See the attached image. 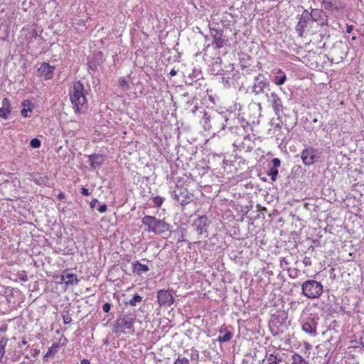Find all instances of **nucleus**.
I'll use <instances>...</instances> for the list:
<instances>
[{"instance_id":"1","label":"nucleus","mask_w":364,"mask_h":364,"mask_svg":"<svg viewBox=\"0 0 364 364\" xmlns=\"http://www.w3.org/2000/svg\"><path fill=\"white\" fill-rule=\"evenodd\" d=\"M232 112H218L216 111L205 112L201 119V123L205 130L216 131L220 132L228 127L230 131L233 132L232 125Z\"/></svg>"},{"instance_id":"2","label":"nucleus","mask_w":364,"mask_h":364,"mask_svg":"<svg viewBox=\"0 0 364 364\" xmlns=\"http://www.w3.org/2000/svg\"><path fill=\"white\" fill-rule=\"evenodd\" d=\"M69 95L75 112H84L87 107V101L83 85L80 81L75 82Z\"/></svg>"},{"instance_id":"3","label":"nucleus","mask_w":364,"mask_h":364,"mask_svg":"<svg viewBox=\"0 0 364 364\" xmlns=\"http://www.w3.org/2000/svg\"><path fill=\"white\" fill-rule=\"evenodd\" d=\"M144 230L156 235H161L170 229V225L164 220L156 218L155 216L146 215L141 218Z\"/></svg>"},{"instance_id":"4","label":"nucleus","mask_w":364,"mask_h":364,"mask_svg":"<svg viewBox=\"0 0 364 364\" xmlns=\"http://www.w3.org/2000/svg\"><path fill=\"white\" fill-rule=\"evenodd\" d=\"M323 292V284L315 279H308L301 284V294L308 299H318L322 295Z\"/></svg>"},{"instance_id":"5","label":"nucleus","mask_w":364,"mask_h":364,"mask_svg":"<svg viewBox=\"0 0 364 364\" xmlns=\"http://www.w3.org/2000/svg\"><path fill=\"white\" fill-rule=\"evenodd\" d=\"M210 35L205 36V55H207L208 49H220L223 48L227 42V39L221 30L210 28Z\"/></svg>"},{"instance_id":"6","label":"nucleus","mask_w":364,"mask_h":364,"mask_svg":"<svg viewBox=\"0 0 364 364\" xmlns=\"http://www.w3.org/2000/svg\"><path fill=\"white\" fill-rule=\"evenodd\" d=\"M136 316L134 314H129L117 318L114 325V331L119 333H124L126 330H132Z\"/></svg>"},{"instance_id":"7","label":"nucleus","mask_w":364,"mask_h":364,"mask_svg":"<svg viewBox=\"0 0 364 364\" xmlns=\"http://www.w3.org/2000/svg\"><path fill=\"white\" fill-rule=\"evenodd\" d=\"M319 318L316 314H310L307 316L303 315L301 318V329L306 333L311 336L317 335V326Z\"/></svg>"},{"instance_id":"8","label":"nucleus","mask_w":364,"mask_h":364,"mask_svg":"<svg viewBox=\"0 0 364 364\" xmlns=\"http://www.w3.org/2000/svg\"><path fill=\"white\" fill-rule=\"evenodd\" d=\"M270 83L269 80L262 73L258 74L253 79L252 85V93L255 95L261 94H268L267 90H269Z\"/></svg>"},{"instance_id":"9","label":"nucleus","mask_w":364,"mask_h":364,"mask_svg":"<svg viewBox=\"0 0 364 364\" xmlns=\"http://www.w3.org/2000/svg\"><path fill=\"white\" fill-rule=\"evenodd\" d=\"M321 152L318 149L311 146L303 149L301 153V159L305 166H311L320 159Z\"/></svg>"},{"instance_id":"10","label":"nucleus","mask_w":364,"mask_h":364,"mask_svg":"<svg viewBox=\"0 0 364 364\" xmlns=\"http://www.w3.org/2000/svg\"><path fill=\"white\" fill-rule=\"evenodd\" d=\"M171 196L182 206L190 203L193 200V196L188 193L186 188L176 186L172 191Z\"/></svg>"},{"instance_id":"11","label":"nucleus","mask_w":364,"mask_h":364,"mask_svg":"<svg viewBox=\"0 0 364 364\" xmlns=\"http://www.w3.org/2000/svg\"><path fill=\"white\" fill-rule=\"evenodd\" d=\"M210 225V220L206 215H202L194 220L192 226L200 236L208 237V228Z\"/></svg>"},{"instance_id":"12","label":"nucleus","mask_w":364,"mask_h":364,"mask_svg":"<svg viewBox=\"0 0 364 364\" xmlns=\"http://www.w3.org/2000/svg\"><path fill=\"white\" fill-rule=\"evenodd\" d=\"M268 102L271 104L275 114L279 120L284 113V107L281 98L275 92L266 94Z\"/></svg>"},{"instance_id":"13","label":"nucleus","mask_w":364,"mask_h":364,"mask_svg":"<svg viewBox=\"0 0 364 364\" xmlns=\"http://www.w3.org/2000/svg\"><path fill=\"white\" fill-rule=\"evenodd\" d=\"M157 300L160 306L169 307L173 302L174 299L169 290L160 289L157 291Z\"/></svg>"},{"instance_id":"14","label":"nucleus","mask_w":364,"mask_h":364,"mask_svg":"<svg viewBox=\"0 0 364 364\" xmlns=\"http://www.w3.org/2000/svg\"><path fill=\"white\" fill-rule=\"evenodd\" d=\"M55 69V66L44 62L38 68V75L44 80H51L53 77Z\"/></svg>"},{"instance_id":"15","label":"nucleus","mask_w":364,"mask_h":364,"mask_svg":"<svg viewBox=\"0 0 364 364\" xmlns=\"http://www.w3.org/2000/svg\"><path fill=\"white\" fill-rule=\"evenodd\" d=\"M235 114H233L232 117V125L233 129L236 127L237 129H242L245 132H248L251 130V125L247 122L243 117L238 116L235 117Z\"/></svg>"},{"instance_id":"16","label":"nucleus","mask_w":364,"mask_h":364,"mask_svg":"<svg viewBox=\"0 0 364 364\" xmlns=\"http://www.w3.org/2000/svg\"><path fill=\"white\" fill-rule=\"evenodd\" d=\"M310 20V15L307 10H304L303 14L301 15L299 21L296 26V30L299 36L303 34L304 28L307 26L308 22Z\"/></svg>"},{"instance_id":"17","label":"nucleus","mask_w":364,"mask_h":364,"mask_svg":"<svg viewBox=\"0 0 364 364\" xmlns=\"http://www.w3.org/2000/svg\"><path fill=\"white\" fill-rule=\"evenodd\" d=\"M90 165L92 169H98L105 161L102 154H93L88 156Z\"/></svg>"},{"instance_id":"18","label":"nucleus","mask_w":364,"mask_h":364,"mask_svg":"<svg viewBox=\"0 0 364 364\" xmlns=\"http://www.w3.org/2000/svg\"><path fill=\"white\" fill-rule=\"evenodd\" d=\"M310 18L313 21L318 22L320 24L323 25L327 21L326 16L324 12L318 9H314L311 10V12L309 13Z\"/></svg>"},{"instance_id":"19","label":"nucleus","mask_w":364,"mask_h":364,"mask_svg":"<svg viewBox=\"0 0 364 364\" xmlns=\"http://www.w3.org/2000/svg\"><path fill=\"white\" fill-rule=\"evenodd\" d=\"M30 176L32 181L38 186H50V178L48 176L39 173H33Z\"/></svg>"},{"instance_id":"20","label":"nucleus","mask_w":364,"mask_h":364,"mask_svg":"<svg viewBox=\"0 0 364 364\" xmlns=\"http://www.w3.org/2000/svg\"><path fill=\"white\" fill-rule=\"evenodd\" d=\"M272 167H271L267 172L268 176L270 177L272 181H275L279 173L278 168L281 166V161L278 158H274L272 160Z\"/></svg>"},{"instance_id":"21","label":"nucleus","mask_w":364,"mask_h":364,"mask_svg":"<svg viewBox=\"0 0 364 364\" xmlns=\"http://www.w3.org/2000/svg\"><path fill=\"white\" fill-rule=\"evenodd\" d=\"M132 266L133 273L139 276L149 270V267L147 265L141 264L139 261H135L132 264Z\"/></svg>"},{"instance_id":"22","label":"nucleus","mask_w":364,"mask_h":364,"mask_svg":"<svg viewBox=\"0 0 364 364\" xmlns=\"http://www.w3.org/2000/svg\"><path fill=\"white\" fill-rule=\"evenodd\" d=\"M276 75L273 77L272 81L277 85H282L287 81V75L281 69L274 70Z\"/></svg>"},{"instance_id":"23","label":"nucleus","mask_w":364,"mask_h":364,"mask_svg":"<svg viewBox=\"0 0 364 364\" xmlns=\"http://www.w3.org/2000/svg\"><path fill=\"white\" fill-rule=\"evenodd\" d=\"M209 70L212 75H220L223 71V68L221 67V59L219 57H217L214 59V61L211 65H209Z\"/></svg>"},{"instance_id":"24","label":"nucleus","mask_w":364,"mask_h":364,"mask_svg":"<svg viewBox=\"0 0 364 364\" xmlns=\"http://www.w3.org/2000/svg\"><path fill=\"white\" fill-rule=\"evenodd\" d=\"M61 282H64L68 285H74L78 283L77 276L73 273L63 274L60 276Z\"/></svg>"},{"instance_id":"25","label":"nucleus","mask_w":364,"mask_h":364,"mask_svg":"<svg viewBox=\"0 0 364 364\" xmlns=\"http://www.w3.org/2000/svg\"><path fill=\"white\" fill-rule=\"evenodd\" d=\"M21 106L23 107L21 111V114L22 117L26 118L28 117V113L33 112V106L31 102L28 100H24L21 102Z\"/></svg>"},{"instance_id":"26","label":"nucleus","mask_w":364,"mask_h":364,"mask_svg":"<svg viewBox=\"0 0 364 364\" xmlns=\"http://www.w3.org/2000/svg\"><path fill=\"white\" fill-rule=\"evenodd\" d=\"M8 339L5 336H0V363L2 362V360L5 355V348L7 345Z\"/></svg>"},{"instance_id":"27","label":"nucleus","mask_w":364,"mask_h":364,"mask_svg":"<svg viewBox=\"0 0 364 364\" xmlns=\"http://www.w3.org/2000/svg\"><path fill=\"white\" fill-rule=\"evenodd\" d=\"M291 364H309V362L299 353H294L291 355Z\"/></svg>"},{"instance_id":"28","label":"nucleus","mask_w":364,"mask_h":364,"mask_svg":"<svg viewBox=\"0 0 364 364\" xmlns=\"http://www.w3.org/2000/svg\"><path fill=\"white\" fill-rule=\"evenodd\" d=\"M267 364H278L282 362V358L279 355L269 354L266 356Z\"/></svg>"},{"instance_id":"29","label":"nucleus","mask_w":364,"mask_h":364,"mask_svg":"<svg viewBox=\"0 0 364 364\" xmlns=\"http://www.w3.org/2000/svg\"><path fill=\"white\" fill-rule=\"evenodd\" d=\"M190 77L192 79V80L197 81L202 78V73L200 70L194 68L192 71V73L190 74Z\"/></svg>"},{"instance_id":"30","label":"nucleus","mask_w":364,"mask_h":364,"mask_svg":"<svg viewBox=\"0 0 364 364\" xmlns=\"http://www.w3.org/2000/svg\"><path fill=\"white\" fill-rule=\"evenodd\" d=\"M2 109L5 111L6 113H8L9 114L11 113V104L10 101L8 98L4 97L2 100Z\"/></svg>"},{"instance_id":"31","label":"nucleus","mask_w":364,"mask_h":364,"mask_svg":"<svg viewBox=\"0 0 364 364\" xmlns=\"http://www.w3.org/2000/svg\"><path fill=\"white\" fill-rule=\"evenodd\" d=\"M142 301V297L136 294L127 304L132 306H135L137 303H140Z\"/></svg>"},{"instance_id":"32","label":"nucleus","mask_w":364,"mask_h":364,"mask_svg":"<svg viewBox=\"0 0 364 364\" xmlns=\"http://www.w3.org/2000/svg\"><path fill=\"white\" fill-rule=\"evenodd\" d=\"M288 275L291 279H296L299 277L300 271L296 268H290L287 269Z\"/></svg>"},{"instance_id":"33","label":"nucleus","mask_w":364,"mask_h":364,"mask_svg":"<svg viewBox=\"0 0 364 364\" xmlns=\"http://www.w3.org/2000/svg\"><path fill=\"white\" fill-rule=\"evenodd\" d=\"M164 201V198L157 196L152 198V202L154 203V206L156 208H159L161 206Z\"/></svg>"},{"instance_id":"34","label":"nucleus","mask_w":364,"mask_h":364,"mask_svg":"<svg viewBox=\"0 0 364 364\" xmlns=\"http://www.w3.org/2000/svg\"><path fill=\"white\" fill-rule=\"evenodd\" d=\"M232 338V333L230 331L226 332L223 336H219L218 341L220 343H225L229 341Z\"/></svg>"},{"instance_id":"35","label":"nucleus","mask_w":364,"mask_h":364,"mask_svg":"<svg viewBox=\"0 0 364 364\" xmlns=\"http://www.w3.org/2000/svg\"><path fill=\"white\" fill-rule=\"evenodd\" d=\"M173 364H190V360L185 356L178 355Z\"/></svg>"},{"instance_id":"36","label":"nucleus","mask_w":364,"mask_h":364,"mask_svg":"<svg viewBox=\"0 0 364 364\" xmlns=\"http://www.w3.org/2000/svg\"><path fill=\"white\" fill-rule=\"evenodd\" d=\"M280 267L283 270H287L289 269V262L286 257H282L280 259Z\"/></svg>"},{"instance_id":"37","label":"nucleus","mask_w":364,"mask_h":364,"mask_svg":"<svg viewBox=\"0 0 364 364\" xmlns=\"http://www.w3.org/2000/svg\"><path fill=\"white\" fill-rule=\"evenodd\" d=\"M119 86L122 87L124 90H128L129 89V85L124 77L119 78Z\"/></svg>"},{"instance_id":"38","label":"nucleus","mask_w":364,"mask_h":364,"mask_svg":"<svg viewBox=\"0 0 364 364\" xmlns=\"http://www.w3.org/2000/svg\"><path fill=\"white\" fill-rule=\"evenodd\" d=\"M41 145V142L38 138H33L30 141V146L33 149H38Z\"/></svg>"},{"instance_id":"39","label":"nucleus","mask_w":364,"mask_h":364,"mask_svg":"<svg viewBox=\"0 0 364 364\" xmlns=\"http://www.w3.org/2000/svg\"><path fill=\"white\" fill-rule=\"evenodd\" d=\"M58 347V345L56 344H53L50 348H48V351L46 352V355H45V357H50V356H53L55 351H56V348Z\"/></svg>"},{"instance_id":"40","label":"nucleus","mask_w":364,"mask_h":364,"mask_svg":"<svg viewBox=\"0 0 364 364\" xmlns=\"http://www.w3.org/2000/svg\"><path fill=\"white\" fill-rule=\"evenodd\" d=\"M323 5L326 10H331L333 8V3L329 1H324Z\"/></svg>"},{"instance_id":"41","label":"nucleus","mask_w":364,"mask_h":364,"mask_svg":"<svg viewBox=\"0 0 364 364\" xmlns=\"http://www.w3.org/2000/svg\"><path fill=\"white\" fill-rule=\"evenodd\" d=\"M18 279L21 282H27L28 280V277L26 274L23 273V274H20L18 276Z\"/></svg>"},{"instance_id":"42","label":"nucleus","mask_w":364,"mask_h":364,"mask_svg":"<svg viewBox=\"0 0 364 364\" xmlns=\"http://www.w3.org/2000/svg\"><path fill=\"white\" fill-rule=\"evenodd\" d=\"M111 304L108 302L105 303L102 306V310L105 313H108L110 311Z\"/></svg>"},{"instance_id":"43","label":"nucleus","mask_w":364,"mask_h":364,"mask_svg":"<svg viewBox=\"0 0 364 364\" xmlns=\"http://www.w3.org/2000/svg\"><path fill=\"white\" fill-rule=\"evenodd\" d=\"M9 114L6 113L5 111L2 109V107H0V118L6 119L9 117Z\"/></svg>"},{"instance_id":"44","label":"nucleus","mask_w":364,"mask_h":364,"mask_svg":"<svg viewBox=\"0 0 364 364\" xmlns=\"http://www.w3.org/2000/svg\"><path fill=\"white\" fill-rule=\"evenodd\" d=\"M107 206L106 204L103 203L102 205H100L98 208H97V210L102 213H105L107 211Z\"/></svg>"},{"instance_id":"45","label":"nucleus","mask_w":364,"mask_h":364,"mask_svg":"<svg viewBox=\"0 0 364 364\" xmlns=\"http://www.w3.org/2000/svg\"><path fill=\"white\" fill-rule=\"evenodd\" d=\"M303 263L306 267L310 266L311 264V259L309 257H305L303 259Z\"/></svg>"},{"instance_id":"46","label":"nucleus","mask_w":364,"mask_h":364,"mask_svg":"<svg viewBox=\"0 0 364 364\" xmlns=\"http://www.w3.org/2000/svg\"><path fill=\"white\" fill-rule=\"evenodd\" d=\"M87 65H88L89 69L91 70L92 71H95L97 70V65L93 62L89 61L87 63Z\"/></svg>"},{"instance_id":"47","label":"nucleus","mask_w":364,"mask_h":364,"mask_svg":"<svg viewBox=\"0 0 364 364\" xmlns=\"http://www.w3.org/2000/svg\"><path fill=\"white\" fill-rule=\"evenodd\" d=\"M72 321L71 317L68 316H63V322L65 324H68Z\"/></svg>"},{"instance_id":"48","label":"nucleus","mask_w":364,"mask_h":364,"mask_svg":"<svg viewBox=\"0 0 364 364\" xmlns=\"http://www.w3.org/2000/svg\"><path fill=\"white\" fill-rule=\"evenodd\" d=\"M81 193L83 195V196H87L90 195V191L87 188H85V187H82L81 188Z\"/></svg>"},{"instance_id":"49","label":"nucleus","mask_w":364,"mask_h":364,"mask_svg":"<svg viewBox=\"0 0 364 364\" xmlns=\"http://www.w3.org/2000/svg\"><path fill=\"white\" fill-rule=\"evenodd\" d=\"M98 202V200L97 198H94L92 200V201L90 202V208H94L97 204V203Z\"/></svg>"},{"instance_id":"50","label":"nucleus","mask_w":364,"mask_h":364,"mask_svg":"<svg viewBox=\"0 0 364 364\" xmlns=\"http://www.w3.org/2000/svg\"><path fill=\"white\" fill-rule=\"evenodd\" d=\"M304 348L306 350H310L311 349V345L307 342L304 343Z\"/></svg>"},{"instance_id":"51","label":"nucleus","mask_w":364,"mask_h":364,"mask_svg":"<svg viewBox=\"0 0 364 364\" xmlns=\"http://www.w3.org/2000/svg\"><path fill=\"white\" fill-rule=\"evenodd\" d=\"M7 327L6 326L0 327V336H5L4 333L6 331Z\"/></svg>"},{"instance_id":"52","label":"nucleus","mask_w":364,"mask_h":364,"mask_svg":"<svg viewBox=\"0 0 364 364\" xmlns=\"http://www.w3.org/2000/svg\"><path fill=\"white\" fill-rule=\"evenodd\" d=\"M353 29V25H348L346 27V33H350L352 32Z\"/></svg>"},{"instance_id":"53","label":"nucleus","mask_w":364,"mask_h":364,"mask_svg":"<svg viewBox=\"0 0 364 364\" xmlns=\"http://www.w3.org/2000/svg\"><path fill=\"white\" fill-rule=\"evenodd\" d=\"M38 37H40V34L38 33L37 31H33V33H32V38L36 39L38 38Z\"/></svg>"},{"instance_id":"54","label":"nucleus","mask_w":364,"mask_h":364,"mask_svg":"<svg viewBox=\"0 0 364 364\" xmlns=\"http://www.w3.org/2000/svg\"><path fill=\"white\" fill-rule=\"evenodd\" d=\"M272 126H274V129H277L278 130H279L282 127L280 122H277V123L272 122Z\"/></svg>"},{"instance_id":"55","label":"nucleus","mask_w":364,"mask_h":364,"mask_svg":"<svg viewBox=\"0 0 364 364\" xmlns=\"http://www.w3.org/2000/svg\"><path fill=\"white\" fill-rule=\"evenodd\" d=\"M177 74V71L175 70V69H172L170 73H169V75L171 76V77H173L175 75H176Z\"/></svg>"},{"instance_id":"56","label":"nucleus","mask_w":364,"mask_h":364,"mask_svg":"<svg viewBox=\"0 0 364 364\" xmlns=\"http://www.w3.org/2000/svg\"><path fill=\"white\" fill-rule=\"evenodd\" d=\"M80 364H90V362L88 359L84 358L80 361Z\"/></svg>"},{"instance_id":"57","label":"nucleus","mask_w":364,"mask_h":364,"mask_svg":"<svg viewBox=\"0 0 364 364\" xmlns=\"http://www.w3.org/2000/svg\"><path fill=\"white\" fill-rule=\"evenodd\" d=\"M58 198L63 199L64 198V194L63 193H60L58 196Z\"/></svg>"},{"instance_id":"58","label":"nucleus","mask_w":364,"mask_h":364,"mask_svg":"<svg viewBox=\"0 0 364 364\" xmlns=\"http://www.w3.org/2000/svg\"><path fill=\"white\" fill-rule=\"evenodd\" d=\"M192 352L196 353V357L198 358V353L196 350H192Z\"/></svg>"},{"instance_id":"59","label":"nucleus","mask_w":364,"mask_h":364,"mask_svg":"<svg viewBox=\"0 0 364 364\" xmlns=\"http://www.w3.org/2000/svg\"><path fill=\"white\" fill-rule=\"evenodd\" d=\"M27 344V341L23 340L22 341V345H26Z\"/></svg>"},{"instance_id":"60","label":"nucleus","mask_w":364,"mask_h":364,"mask_svg":"<svg viewBox=\"0 0 364 364\" xmlns=\"http://www.w3.org/2000/svg\"><path fill=\"white\" fill-rule=\"evenodd\" d=\"M313 122H314V123L317 122V119H316V118H314V119H313Z\"/></svg>"},{"instance_id":"61","label":"nucleus","mask_w":364,"mask_h":364,"mask_svg":"<svg viewBox=\"0 0 364 364\" xmlns=\"http://www.w3.org/2000/svg\"><path fill=\"white\" fill-rule=\"evenodd\" d=\"M36 354H38L39 350H35Z\"/></svg>"},{"instance_id":"62","label":"nucleus","mask_w":364,"mask_h":364,"mask_svg":"<svg viewBox=\"0 0 364 364\" xmlns=\"http://www.w3.org/2000/svg\"><path fill=\"white\" fill-rule=\"evenodd\" d=\"M359 2H362V0H358Z\"/></svg>"}]
</instances>
